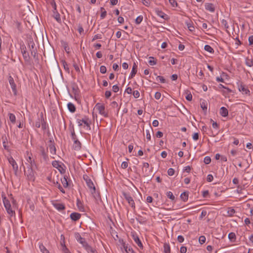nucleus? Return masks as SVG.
I'll return each mask as SVG.
<instances>
[{"instance_id": "1", "label": "nucleus", "mask_w": 253, "mask_h": 253, "mask_svg": "<svg viewBox=\"0 0 253 253\" xmlns=\"http://www.w3.org/2000/svg\"><path fill=\"white\" fill-rule=\"evenodd\" d=\"M83 178L85 181L88 188L89 189L90 192H91L95 200L96 201L100 200L99 194L98 192L96 191L95 185L92 180L86 174L84 175Z\"/></svg>"}, {"instance_id": "2", "label": "nucleus", "mask_w": 253, "mask_h": 253, "mask_svg": "<svg viewBox=\"0 0 253 253\" xmlns=\"http://www.w3.org/2000/svg\"><path fill=\"white\" fill-rule=\"evenodd\" d=\"M75 236L76 240L82 244V246L88 253H94V249L87 244L84 238L81 237L79 233H76Z\"/></svg>"}, {"instance_id": "3", "label": "nucleus", "mask_w": 253, "mask_h": 253, "mask_svg": "<svg viewBox=\"0 0 253 253\" xmlns=\"http://www.w3.org/2000/svg\"><path fill=\"white\" fill-rule=\"evenodd\" d=\"M98 111L99 114L102 115L104 117H108V113L105 111V105L103 104L97 103L94 107Z\"/></svg>"}, {"instance_id": "4", "label": "nucleus", "mask_w": 253, "mask_h": 253, "mask_svg": "<svg viewBox=\"0 0 253 253\" xmlns=\"http://www.w3.org/2000/svg\"><path fill=\"white\" fill-rule=\"evenodd\" d=\"M52 166L57 169L61 174H64L65 172V169H64V164L60 163L58 161H54L52 163Z\"/></svg>"}, {"instance_id": "5", "label": "nucleus", "mask_w": 253, "mask_h": 253, "mask_svg": "<svg viewBox=\"0 0 253 253\" xmlns=\"http://www.w3.org/2000/svg\"><path fill=\"white\" fill-rule=\"evenodd\" d=\"M123 195L125 198V199L127 201L129 205L133 209H135V203L134 200L132 197L129 195V194L123 192Z\"/></svg>"}, {"instance_id": "6", "label": "nucleus", "mask_w": 253, "mask_h": 253, "mask_svg": "<svg viewBox=\"0 0 253 253\" xmlns=\"http://www.w3.org/2000/svg\"><path fill=\"white\" fill-rule=\"evenodd\" d=\"M77 122L79 126L82 125V123H84V125L87 127L88 129H90V122H89V119L87 117H85L82 119H78Z\"/></svg>"}, {"instance_id": "7", "label": "nucleus", "mask_w": 253, "mask_h": 253, "mask_svg": "<svg viewBox=\"0 0 253 253\" xmlns=\"http://www.w3.org/2000/svg\"><path fill=\"white\" fill-rule=\"evenodd\" d=\"M131 235L132 236V238L135 243L138 245L139 247H140L141 249H143V245L140 240L138 236H137V234L135 232H131Z\"/></svg>"}, {"instance_id": "8", "label": "nucleus", "mask_w": 253, "mask_h": 253, "mask_svg": "<svg viewBox=\"0 0 253 253\" xmlns=\"http://www.w3.org/2000/svg\"><path fill=\"white\" fill-rule=\"evenodd\" d=\"M25 173L27 175V177L29 180L34 181V172L32 168H28L27 170L25 171Z\"/></svg>"}, {"instance_id": "9", "label": "nucleus", "mask_w": 253, "mask_h": 253, "mask_svg": "<svg viewBox=\"0 0 253 253\" xmlns=\"http://www.w3.org/2000/svg\"><path fill=\"white\" fill-rule=\"evenodd\" d=\"M8 82L10 85L11 88L12 90L13 94L15 95H17V89H16V85L15 84L13 78L11 76H9L8 78Z\"/></svg>"}, {"instance_id": "10", "label": "nucleus", "mask_w": 253, "mask_h": 253, "mask_svg": "<svg viewBox=\"0 0 253 253\" xmlns=\"http://www.w3.org/2000/svg\"><path fill=\"white\" fill-rule=\"evenodd\" d=\"M48 148L49 149V151L52 155H56V147L55 146V144L54 142L52 140H50L48 141Z\"/></svg>"}, {"instance_id": "11", "label": "nucleus", "mask_w": 253, "mask_h": 253, "mask_svg": "<svg viewBox=\"0 0 253 253\" xmlns=\"http://www.w3.org/2000/svg\"><path fill=\"white\" fill-rule=\"evenodd\" d=\"M21 49L22 50V53L23 55V57L26 61H29L30 60V56L29 53L27 52L26 47H23V45L21 46Z\"/></svg>"}, {"instance_id": "12", "label": "nucleus", "mask_w": 253, "mask_h": 253, "mask_svg": "<svg viewBox=\"0 0 253 253\" xmlns=\"http://www.w3.org/2000/svg\"><path fill=\"white\" fill-rule=\"evenodd\" d=\"M8 162L10 165L12 166L13 169L16 172L18 170V165L16 164L15 161L13 159L12 157L8 158Z\"/></svg>"}, {"instance_id": "13", "label": "nucleus", "mask_w": 253, "mask_h": 253, "mask_svg": "<svg viewBox=\"0 0 253 253\" xmlns=\"http://www.w3.org/2000/svg\"><path fill=\"white\" fill-rule=\"evenodd\" d=\"M74 144L73 145V147L74 150L79 151L81 148V143L79 141L78 139L74 140Z\"/></svg>"}, {"instance_id": "14", "label": "nucleus", "mask_w": 253, "mask_h": 253, "mask_svg": "<svg viewBox=\"0 0 253 253\" xmlns=\"http://www.w3.org/2000/svg\"><path fill=\"white\" fill-rule=\"evenodd\" d=\"M53 205L54 207L59 211H62L65 209L64 205L62 203L55 202L53 203Z\"/></svg>"}, {"instance_id": "15", "label": "nucleus", "mask_w": 253, "mask_h": 253, "mask_svg": "<svg viewBox=\"0 0 253 253\" xmlns=\"http://www.w3.org/2000/svg\"><path fill=\"white\" fill-rule=\"evenodd\" d=\"M81 216V214L78 212H73L70 214L71 219L74 221L79 220Z\"/></svg>"}, {"instance_id": "16", "label": "nucleus", "mask_w": 253, "mask_h": 253, "mask_svg": "<svg viewBox=\"0 0 253 253\" xmlns=\"http://www.w3.org/2000/svg\"><path fill=\"white\" fill-rule=\"evenodd\" d=\"M155 11L157 15L159 17L166 19L167 17V15L164 13L162 11L159 10L158 8H156Z\"/></svg>"}, {"instance_id": "17", "label": "nucleus", "mask_w": 253, "mask_h": 253, "mask_svg": "<svg viewBox=\"0 0 253 253\" xmlns=\"http://www.w3.org/2000/svg\"><path fill=\"white\" fill-rule=\"evenodd\" d=\"M219 113L220 115L224 117H227L228 115V111L224 107L220 108Z\"/></svg>"}, {"instance_id": "18", "label": "nucleus", "mask_w": 253, "mask_h": 253, "mask_svg": "<svg viewBox=\"0 0 253 253\" xmlns=\"http://www.w3.org/2000/svg\"><path fill=\"white\" fill-rule=\"evenodd\" d=\"M205 8L206 10L211 12H214L215 10V8L213 4L211 3H206L205 5Z\"/></svg>"}, {"instance_id": "19", "label": "nucleus", "mask_w": 253, "mask_h": 253, "mask_svg": "<svg viewBox=\"0 0 253 253\" xmlns=\"http://www.w3.org/2000/svg\"><path fill=\"white\" fill-rule=\"evenodd\" d=\"M68 109L71 113H74L76 111V107L74 104L69 102L67 104Z\"/></svg>"}, {"instance_id": "20", "label": "nucleus", "mask_w": 253, "mask_h": 253, "mask_svg": "<svg viewBox=\"0 0 253 253\" xmlns=\"http://www.w3.org/2000/svg\"><path fill=\"white\" fill-rule=\"evenodd\" d=\"M40 152L44 160L45 161L47 160V159H48V155L46 153L45 150L43 147H40Z\"/></svg>"}, {"instance_id": "21", "label": "nucleus", "mask_w": 253, "mask_h": 253, "mask_svg": "<svg viewBox=\"0 0 253 253\" xmlns=\"http://www.w3.org/2000/svg\"><path fill=\"white\" fill-rule=\"evenodd\" d=\"M39 247L40 251L42 253H49V251L46 249L42 243H39Z\"/></svg>"}, {"instance_id": "22", "label": "nucleus", "mask_w": 253, "mask_h": 253, "mask_svg": "<svg viewBox=\"0 0 253 253\" xmlns=\"http://www.w3.org/2000/svg\"><path fill=\"white\" fill-rule=\"evenodd\" d=\"M164 253H170V247L169 243H165L164 245Z\"/></svg>"}, {"instance_id": "23", "label": "nucleus", "mask_w": 253, "mask_h": 253, "mask_svg": "<svg viewBox=\"0 0 253 253\" xmlns=\"http://www.w3.org/2000/svg\"><path fill=\"white\" fill-rule=\"evenodd\" d=\"M245 64L247 66L251 67L253 66V60L249 57H247L245 60Z\"/></svg>"}, {"instance_id": "24", "label": "nucleus", "mask_w": 253, "mask_h": 253, "mask_svg": "<svg viewBox=\"0 0 253 253\" xmlns=\"http://www.w3.org/2000/svg\"><path fill=\"white\" fill-rule=\"evenodd\" d=\"M110 233L112 236L113 237L114 240H117V239H119L117 232L115 230H113L112 227H110Z\"/></svg>"}, {"instance_id": "25", "label": "nucleus", "mask_w": 253, "mask_h": 253, "mask_svg": "<svg viewBox=\"0 0 253 253\" xmlns=\"http://www.w3.org/2000/svg\"><path fill=\"white\" fill-rule=\"evenodd\" d=\"M180 198L184 202L187 201L188 199V193L186 192L182 193L180 195Z\"/></svg>"}, {"instance_id": "26", "label": "nucleus", "mask_w": 253, "mask_h": 253, "mask_svg": "<svg viewBox=\"0 0 253 253\" xmlns=\"http://www.w3.org/2000/svg\"><path fill=\"white\" fill-rule=\"evenodd\" d=\"M9 118V120L12 124H15L16 122V117L12 113H8V114Z\"/></svg>"}, {"instance_id": "27", "label": "nucleus", "mask_w": 253, "mask_h": 253, "mask_svg": "<svg viewBox=\"0 0 253 253\" xmlns=\"http://www.w3.org/2000/svg\"><path fill=\"white\" fill-rule=\"evenodd\" d=\"M2 198L3 199V202L4 206V207H8L9 205H10L9 201L6 199L5 196L2 195Z\"/></svg>"}, {"instance_id": "28", "label": "nucleus", "mask_w": 253, "mask_h": 253, "mask_svg": "<svg viewBox=\"0 0 253 253\" xmlns=\"http://www.w3.org/2000/svg\"><path fill=\"white\" fill-rule=\"evenodd\" d=\"M204 49L207 51L211 53H214V50L209 45H206L204 47Z\"/></svg>"}, {"instance_id": "29", "label": "nucleus", "mask_w": 253, "mask_h": 253, "mask_svg": "<svg viewBox=\"0 0 253 253\" xmlns=\"http://www.w3.org/2000/svg\"><path fill=\"white\" fill-rule=\"evenodd\" d=\"M228 239L231 241H235V240H236V235H235V234L233 232H231L229 234H228Z\"/></svg>"}, {"instance_id": "30", "label": "nucleus", "mask_w": 253, "mask_h": 253, "mask_svg": "<svg viewBox=\"0 0 253 253\" xmlns=\"http://www.w3.org/2000/svg\"><path fill=\"white\" fill-rule=\"evenodd\" d=\"M7 213L11 216H12L15 212L12 210L11 209V205H9L8 207H5Z\"/></svg>"}, {"instance_id": "31", "label": "nucleus", "mask_w": 253, "mask_h": 253, "mask_svg": "<svg viewBox=\"0 0 253 253\" xmlns=\"http://www.w3.org/2000/svg\"><path fill=\"white\" fill-rule=\"evenodd\" d=\"M61 250L62 253H71L70 251L66 247L65 245L61 246Z\"/></svg>"}, {"instance_id": "32", "label": "nucleus", "mask_w": 253, "mask_h": 253, "mask_svg": "<svg viewBox=\"0 0 253 253\" xmlns=\"http://www.w3.org/2000/svg\"><path fill=\"white\" fill-rule=\"evenodd\" d=\"M149 58V63L150 65H155L157 64V61L154 60V58L153 57L150 56Z\"/></svg>"}, {"instance_id": "33", "label": "nucleus", "mask_w": 253, "mask_h": 253, "mask_svg": "<svg viewBox=\"0 0 253 253\" xmlns=\"http://www.w3.org/2000/svg\"><path fill=\"white\" fill-rule=\"evenodd\" d=\"M167 197L169 198L172 201H174L175 200V197L173 195L172 193L170 191H169L167 193Z\"/></svg>"}, {"instance_id": "34", "label": "nucleus", "mask_w": 253, "mask_h": 253, "mask_svg": "<svg viewBox=\"0 0 253 253\" xmlns=\"http://www.w3.org/2000/svg\"><path fill=\"white\" fill-rule=\"evenodd\" d=\"M231 92H232V90L227 87H226V88H225L224 90L222 91V93L224 95H226L227 94Z\"/></svg>"}, {"instance_id": "35", "label": "nucleus", "mask_w": 253, "mask_h": 253, "mask_svg": "<svg viewBox=\"0 0 253 253\" xmlns=\"http://www.w3.org/2000/svg\"><path fill=\"white\" fill-rule=\"evenodd\" d=\"M101 15H100V17H101V19H104L106 15H107V12L105 10L104 8L103 7H101Z\"/></svg>"}, {"instance_id": "36", "label": "nucleus", "mask_w": 253, "mask_h": 253, "mask_svg": "<svg viewBox=\"0 0 253 253\" xmlns=\"http://www.w3.org/2000/svg\"><path fill=\"white\" fill-rule=\"evenodd\" d=\"M61 182L64 187L66 188L68 186V182L65 177H64L63 179H61Z\"/></svg>"}, {"instance_id": "37", "label": "nucleus", "mask_w": 253, "mask_h": 253, "mask_svg": "<svg viewBox=\"0 0 253 253\" xmlns=\"http://www.w3.org/2000/svg\"><path fill=\"white\" fill-rule=\"evenodd\" d=\"M124 248L127 253H134L133 249L131 248L127 247V246H125Z\"/></svg>"}, {"instance_id": "38", "label": "nucleus", "mask_w": 253, "mask_h": 253, "mask_svg": "<svg viewBox=\"0 0 253 253\" xmlns=\"http://www.w3.org/2000/svg\"><path fill=\"white\" fill-rule=\"evenodd\" d=\"M221 24H222V25L224 27V28L227 30L228 29H229V27L228 25V23H227V22L226 20L225 19H222L221 20Z\"/></svg>"}, {"instance_id": "39", "label": "nucleus", "mask_w": 253, "mask_h": 253, "mask_svg": "<svg viewBox=\"0 0 253 253\" xmlns=\"http://www.w3.org/2000/svg\"><path fill=\"white\" fill-rule=\"evenodd\" d=\"M143 18V17L142 15L138 16L135 19V23L136 24H139L142 22Z\"/></svg>"}, {"instance_id": "40", "label": "nucleus", "mask_w": 253, "mask_h": 253, "mask_svg": "<svg viewBox=\"0 0 253 253\" xmlns=\"http://www.w3.org/2000/svg\"><path fill=\"white\" fill-rule=\"evenodd\" d=\"M206 240V237L204 236H201L199 238V242L201 244H203L205 243Z\"/></svg>"}, {"instance_id": "41", "label": "nucleus", "mask_w": 253, "mask_h": 253, "mask_svg": "<svg viewBox=\"0 0 253 253\" xmlns=\"http://www.w3.org/2000/svg\"><path fill=\"white\" fill-rule=\"evenodd\" d=\"M242 90L243 91H244L245 92V93L246 94H250V90L249 89H248L247 88H245L244 86H241L240 88V90Z\"/></svg>"}, {"instance_id": "42", "label": "nucleus", "mask_w": 253, "mask_h": 253, "mask_svg": "<svg viewBox=\"0 0 253 253\" xmlns=\"http://www.w3.org/2000/svg\"><path fill=\"white\" fill-rule=\"evenodd\" d=\"M156 80L157 81H159L161 83H165L166 82V80L163 77L161 76H158L156 77Z\"/></svg>"}, {"instance_id": "43", "label": "nucleus", "mask_w": 253, "mask_h": 253, "mask_svg": "<svg viewBox=\"0 0 253 253\" xmlns=\"http://www.w3.org/2000/svg\"><path fill=\"white\" fill-rule=\"evenodd\" d=\"M77 206H78L79 209L80 211L83 210L82 203L81 201L79 199L77 200Z\"/></svg>"}, {"instance_id": "44", "label": "nucleus", "mask_w": 253, "mask_h": 253, "mask_svg": "<svg viewBox=\"0 0 253 253\" xmlns=\"http://www.w3.org/2000/svg\"><path fill=\"white\" fill-rule=\"evenodd\" d=\"M211 162V159L209 156H206L204 158V162L206 164H209Z\"/></svg>"}, {"instance_id": "45", "label": "nucleus", "mask_w": 253, "mask_h": 253, "mask_svg": "<svg viewBox=\"0 0 253 253\" xmlns=\"http://www.w3.org/2000/svg\"><path fill=\"white\" fill-rule=\"evenodd\" d=\"M143 4L145 5L146 6H149L151 3V0H141Z\"/></svg>"}, {"instance_id": "46", "label": "nucleus", "mask_w": 253, "mask_h": 253, "mask_svg": "<svg viewBox=\"0 0 253 253\" xmlns=\"http://www.w3.org/2000/svg\"><path fill=\"white\" fill-rule=\"evenodd\" d=\"M65 245V237L63 234L60 236V245L63 246Z\"/></svg>"}, {"instance_id": "47", "label": "nucleus", "mask_w": 253, "mask_h": 253, "mask_svg": "<svg viewBox=\"0 0 253 253\" xmlns=\"http://www.w3.org/2000/svg\"><path fill=\"white\" fill-rule=\"evenodd\" d=\"M41 126L42 129H46V124L45 122L44 121V119H43L42 115V116L41 118Z\"/></svg>"}, {"instance_id": "48", "label": "nucleus", "mask_w": 253, "mask_h": 253, "mask_svg": "<svg viewBox=\"0 0 253 253\" xmlns=\"http://www.w3.org/2000/svg\"><path fill=\"white\" fill-rule=\"evenodd\" d=\"M175 170L172 168H169L168 170V174L169 176H172L174 174Z\"/></svg>"}, {"instance_id": "49", "label": "nucleus", "mask_w": 253, "mask_h": 253, "mask_svg": "<svg viewBox=\"0 0 253 253\" xmlns=\"http://www.w3.org/2000/svg\"><path fill=\"white\" fill-rule=\"evenodd\" d=\"M106 68L105 66L102 65L100 67V72L102 74H105L106 73Z\"/></svg>"}, {"instance_id": "50", "label": "nucleus", "mask_w": 253, "mask_h": 253, "mask_svg": "<svg viewBox=\"0 0 253 253\" xmlns=\"http://www.w3.org/2000/svg\"><path fill=\"white\" fill-rule=\"evenodd\" d=\"M56 184L57 185V187H58V188L59 189V190L62 193H65V190H64V189L63 188L62 186L60 185V184L59 183H58V182H56Z\"/></svg>"}, {"instance_id": "51", "label": "nucleus", "mask_w": 253, "mask_h": 253, "mask_svg": "<svg viewBox=\"0 0 253 253\" xmlns=\"http://www.w3.org/2000/svg\"><path fill=\"white\" fill-rule=\"evenodd\" d=\"M169 2L172 7L177 6V3L175 0H169Z\"/></svg>"}, {"instance_id": "52", "label": "nucleus", "mask_w": 253, "mask_h": 253, "mask_svg": "<svg viewBox=\"0 0 253 253\" xmlns=\"http://www.w3.org/2000/svg\"><path fill=\"white\" fill-rule=\"evenodd\" d=\"M71 137H72V139L73 140L77 139V136H76L75 131H74V129L73 128H72V129L71 130Z\"/></svg>"}, {"instance_id": "53", "label": "nucleus", "mask_w": 253, "mask_h": 253, "mask_svg": "<svg viewBox=\"0 0 253 253\" xmlns=\"http://www.w3.org/2000/svg\"><path fill=\"white\" fill-rule=\"evenodd\" d=\"M187 27H188V29H189L190 31L192 32V31H194V30H195V28H194V27L192 25V24H191L190 23H187Z\"/></svg>"}, {"instance_id": "54", "label": "nucleus", "mask_w": 253, "mask_h": 253, "mask_svg": "<svg viewBox=\"0 0 253 253\" xmlns=\"http://www.w3.org/2000/svg\"><path fill=\"white\" fill-rule=\"evenodd\" d=\"M137 73V70L135 69H132L131 73L129 75V78H132Z\"/></svg>"}, {"instance_id": "55", "label": "nucleus", "mask_w": 253, "mask_h": 253, "mask_svg": "<svg viewBox=\"0 0 253 253\" xmlns=\"http://www.w3.org/2000/svg\"><path fill=\"white\" fill-rule=\"evenodd\" d=\"M63 65L64 66V69L68 72H69V68L68 67V65L66 61H63Z\"/></svg>"}, {"instance_id": "56", "label": "nucleus", "mask_w": 253, "mask_h": 253, "mask_svg": "<svg viewBox=\"0 0 253 253\" xmlns=\"http://www.w3.org/2000/svg\"><path fill=\"white\" fill-rule=\"evenodd\" d=\"M102 38V36L100 34H97L94 36L92 39V41H94L95 40H96L97 39H101Z\"/></svg>"}, {"instance_id": "57", "label": "nucleus", "mask_w": 253, "mask_h": 253, "mask_svg": "<svg viewBox=\"0 0 253 253\" xmlns=\"http://www.w3.org/2000/svg\"><path fill=\"white\" fill-rule=\"evenodd\" d=\"M64 48L65 50L66 51V52L67 53H70V48L68 46V44L67 43H64Z\"/></svg>"}, {"instance_id": "58", "label": "nucleus", "mask_w": 253, "mask_h": 253, "mask_svg": "<svg viewBox=\"0 0 253 253\" xmlns=\"http://www.w3.org/2000/svg\"><path fill=\"white\" fill-rule=\"evenodd\" d=\"M133 95L134 98H138L140 96L139 92L138 90H134L133 92Z\"/></svg>"}, {"instance_id": "59", "label": "nucleus", "mask_w": 253, "mask_h": 253, "mask_svg": "<svg viewBox=\"0 0 253 253\" xmlns=\"http://www.w3.org/2000/svg\"><path fill=\"white\" fill-rule=\"evenodd\" d=\"M31 54L34 57V58H36L37 56V49L31 50Z\"/></svg>"}, {"instance_id": "60", "label": "nucleus", "mask_w": 253, "mask_h": 253, "mask_svg": "<svg viewBox=\"0 0 253 253\" xmlns=\"http://www.w3.org/2000/svg\"><path fill=\"white\" fill-rule=\"evenodd\" d=\"M41 119H38V121L35 123V126L37 128L40 127L41 126Z\"/></svg>"}, {"instance_id": "61", "label": "nucleus", "mask_w": 253, "mask_h": 253, "mask_svg": "<svg viewBox=\"0 0 253 253\" xmlns=\"http://www.w3.org/2000/svg\"><path fill=\"white\" fill-rule=\"evenodd\" d=\"M54 18L56 19V20L58 22H61L60 16V14L58 13H57L56 14H55Z\"/></svg>"}, {"instance_id": "62", "label": "nucleus", "mask_w": 253, "mask_h": 253, "mask_svg": "<svg viewBox=\"0 0 253 253\" xmlns=\"http://www.w3.org/2000/svg\"><path fill=\"white\" fill-rule=\"evenodd\" d=\"M112 90L114 92H117L119 90V87L117 84L114 85L112 86Z\"/></svg>"}, {"instance_id": "63", "label": "nucleus", "mask_w": 253, "mask_h": 253, "mask_svg": "<svg viewBox=\"0 0 253 253\" xmlns=\"http://www.w3.org/2000/svg\"><path fill=\"white\" fill-rule=\"evenodd\" d=\"M146 138L148 140H151V134H150V130L148 129H147L146 130Z\"/></svg>"}, {"instance_id": "64", "label": "nucleus", "mask_w": 253, "mask_h": 253, "mask_svg": "<svg viewBox=\"0 0 253 253\" xmlns=\"http://www.w3.org/2000/svg\"><path fill=\"white\" fill-rule=\"evenodd\" d=\"M180 252L181 253H186L187 252V248L185 246H182L180 249Z\"/></svg>"}]
</instances>
